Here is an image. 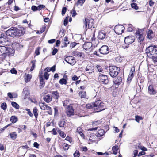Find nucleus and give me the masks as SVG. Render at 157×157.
<instances>
[{"label": "nucleus", "mask_w": 157, "mask_h": 157, "mask_svg": "<svg viewBox=\"0 0 157 157\" xmlns=\"http://www.w3.org/2000/svg\"><path fill=\"white\" fill-rule=\"evenodd\" d=\"M6 33L7 36L13 37L16 36H21L24 34L21 30L15 27L10 28L6 31Z\"/></svg>", "instance_id": "obj_1"}, {"label": "nucleus", "mask_w": 157, "mask_h": 157, "mask_svg": "<svg viewBox=\"0 0 157 157\" xmlns=\"http://www.w3.org/2000/svg\"><path fill=\"white\" fill-rule=\"evenodd\" d=\"M145 51L147 56L151 58L152 55H157V46H149L146 48Z\"/></svg>", "instance_id": "obj_2"}, {"label": "nucleus", "mask_w": 157, "mask_h": 157, "mask_svg": "<svg viewBox=\"0 0 157 157\" xmlns=\"http://www.w3.org/2000/svg\"><path fill=\"white\" fill-rule=\"evenodd\" d=\"M94 109L97 110V112L104 110L105 109L104 103L100 100H98L94 102Z\"/></svg>", "instance_id": "obj_3"}, {"label": "nucleus", "mask_w": 157, "mask_h": 157, "mask_svg": "<svg viewBox=\"0 0 157 157\" xmlns=\"http://www.w3.org/2000/svg\"><path fill=\"white\" fill-rule=\"evenodd\" d=\"M109 69L110 71L109 74L112 77H115L116 76L118 75L120 70L119 67L114 66H110Z\"/></svg>", "instance_id": "obj_4"}, {"label": "nucleus", "mask_w": 157, "mask_h": 157, "mask_svg": "<svg viewBox=\"0 0 157 157\" xmlns=\"http://www.w3.org/2000/svg\"><path fill=\"white\" fill-rule=\"evenodd\" d=\"M12 49L5 46H0V56H5L9 55L10 52L12 51Z\"/></svg>", "instance_id": "obj_5"}, {"label": "nucleus", "mask_w": 157, "mask_h": 157, "mask_svg": "<svg viewBox=\"0 0 157 157\" xmlns=\"http://www.w3.org/2000/svg\"><path fill=\"white\" fill-rule=\"evenodd\" d=\"M135 34L136 38L138 39V42L141 44L143 42L144 37L143 29H140L137 31Z\"/></svg>", "instance_id": "obj_6"}, {"label": "nucleus", "mask_w": 157, "mask_h": 157, "mask_svg": "<svg viewBox=\"0 0 157 157\" xmlns=\"http://www.w3.org/2000/svg\"><path fill=\"white\" fill-rule=\"evenodd\" d=\"M98 78L99 81L103 84H107L109 82L108 77L105 75L101 74L99 75Z\"/></svg>", "instance_id": "obj_7"}, {"label": "nucleus", "mask_w": 157, "mask_h": 157, "mask_svg": "<svg viewBox=\"0 0 157 157\" xmlns=\"http://www.w3.org/2000/svg\"><path fill=\"white\" fill-rule=\"evenodd\" d=\"M93 21L94 20L93 19L90 18L89 19H85V21H84V24H85L84 27L86 29L88 27V28H91L92 27L94 28V27L93 26Z\"/></svg>", "instance_id": "obj_8"}, {"label": "nucleus", "mask_w": 157, "mask_h": 157, "mask_svg": "<svg viewBox=\"0 0 157 157\" xmlns=\"http://www.w3.org/2000/svg\"><path fill=\"white\" fill-rule=\"evenodd\" d=\"M124 27L121 25H118L116 26L114 29L115 32L118 34H121L123 32Z\"/></svg>", "instance_id": "obj_9"}, {"label": "nucleus", "mask_w": 157, "mask_h": 157, "mask_svg": "<svg viewBox=\"0 0 157 157\" xmlns=\"http://www.w3.org/2000/svg\"><path fill=\"white\" fill-rule=\"evenodd\" d=\"M39 105L40 108L42 110H49L48 114L51 113V107L47 106V105L44 102L42 103H39Z\"/></svg>", "instance_id": "obj_10"}, {"label": "nucleus", "mask_w": 157, "mask_h": 157, "mask_svg": "<svg viewBox=\"0 0 157 157\" xmlns=\"http://www.w3.org/2000/svg\"><path fill=\"white\" fill-rule=\"evenodd\" d=\"M109 49L107 46L104 45L99 49V52L100 53L105 55L107 54L109 52Z\"/></svg>", "instance_id": "obj_11"}, {"label": "nucleus", "mask_w": 157, "mask_h": 157, "mask_svg": "<svg viewBox=\"0 0 157 157\" xmlns=\"http://www.w3.org/2000/svg\"><path fill=\"white\" fill-rule=\"evenodd\" d=\"M135 40L134 37L132 36H129L125 37L124 39L125 43L127 44H129L133 43Z\"/></svg>", "instance_id": "obj_12"}, {"label": "nucleus", "mask_w": 157, "mask_h": 157, "mask_svg": "<svg viewBox=\"0 0 157 157\" xmlns=\"http://www.w3.org/2000/svg\"><path fill=\"white\" fill-rule=\"evenodd\" d=\"M65 61L72 65H74L76 63L74 57L71 56L67 57L65 58Z\"/></svg>", "instance_id": "obj_13"}, {"label": "nucleus", "mask_w": 157, "mask_h": 157, "mask_svg": "<svg viewBox=\"0 0 157 157\" xmlns=\"http://www.w3.org/2000/svg\"><path fill=\"white\" fill-rule=\"evenodd\" d=\"M66 111L67 115L68 117H70L71 116L74 114V110L71 106H68V107L67 108Z\"/></svg>", "instance_id": "obj_14"}, {"label": "nucleus", "mask_w": 157, "mask_h": 157, "mask_svg": "<svg viewBox=\"0 0 157 157\" xmlns=\"http://www.w3.org/2000/svg\"><path fill=\"white\" fill-rule=\"evenodd\" d=\"M41 72V74L40 73L39 76L40 78V88H43L44 87L45 85V82L44 81L43 79V75L41 74H42V71L40 72V73Z\"/></svg>", "instance_id": "obj_15"}, {"label": "nucleus", "mask_w": 157, "mask_h": 157, "mask_svg": "<svg viewBox=\"0 0 157 157\" xmlns=\"http://www.w3.org/2000/svg\"><path fill=\"white\" fill-rule=\"evenodd\" d=\"M106 36L105 32L103 31H101L98 33V38L100 40H103L105 37Z\"/></svg>", "instance_id": "obj_16"}, {"label": "nucleus", "mask_w": 157, "mask_h": 157, "mask_svg": "<svg viewBox=\"0 0 157 157\" xmlns=\"http://www.w3.org/2000/svg\"><path fill=\"white\" fill-rule=\"evenodd\" d=\"M92 44L90 42L85 43L83 45V48L86 50L90 49L92 46Z\"/></svg>", "instance_id": "obj_17"}, {"label": "nucleus", "mask_w": 157, "mask_h": 157, "mask_svg": "<svg viewBox=\"0 0 157 157\" xmlns=\"http://www.w3.org/2000/svg\"><path fill=\"white\" fill-rule=\"evenodd\" d=\"M148 92L151 95H155L156 91L154 89L153 86L152 85H150L148 87Z\"/></svg>", "instance_id": "obj_18"}, {"label": "nucleus", "mask_w": 157, "mask_h": 157, "mask_svg": "<svg viewBox=\"0 0 157 157\" xmlns=\"http://www.w3.org/2000/svg\"><path fill=\"white\" fill-rule=\"evenodd\" d=\"M154 34L153 31L151 30H149L147 32V37L149 39H151L154 36Z\"/></svg>", "instance_id": "obj_19"}, {"label": "nucleus", "mask_w": 157, "mask_h": 157, "mask_svg": "<svg viewBox=\"0 0 157 157\" xmlns=\"http://www.w3.org/2000/svg\"><path fill=\"white\" fill-rule=\"evenodd\" d=\"M122 82L121 78L118 76L117 78L114 81V82L115 85H119Z\"/></svg>", "instance_id": "obj_20"}, {"label": "nucleus", "mask_w": 157, "mask_h": 157, "mask_svg": "<svg viewBox=\"0 0 157 157\" xmlns=\"http://www.w3.org/2000/svg\"><path fill=\"white\" fill-rule=\"evenodd\" d=\"M53 97L55 99H58L59 97V93L57 91H53L52 92Z\"/></svg>", "instance_id": "obj_21"}, {"label": "nucleus", "mask_w": 157, "mask_h": 157, "mask_svg": "<svg viewBox=\"0 0 157 157\" xmlns=\"http://www.w3.org/2000/svg\"><path fill=\"white\" fill-rule=\"evenodd\" d=\"M44 100L47 103H49L52 100V97L49 95L45 96L43 98Z\"/></svg>", "instance_id": "obj_22"}, {"label": "nucleus", "mask_w": 157, "mask_h": 157, "mask_svg": "<svg viewBox=\"0 0 157 157\" xmlns=\"http://www.w3.org/2000/svg\"><path fill=\"white\" fill-rule=\"evenodd\" d=\"M58 125L60 127H63L65 125V121L64 119H62L60 120L58 123Z\"/></svg>", "instance_id": "obj_23"}, {"label": "nucleus", "mask_w": 157, "mask_h": 157, "mask_svg": "<svg viewBox=\"0 0 157 157\" xmlns=\"http://www.w3.org/2000/svg\"><path fill=\"white\" fill-rule=\"evenodd\" d=\"M72 55L75 56H78L81 57L82 56L81 53L77 51H73L72 52Z\"/></svg>", "instance_id": "obj_24"}, {"label": "nucleus", "mask_w": 157, "mask_h": 157, "mask_svg": "<svg viewBox=\"0 0 157 157\" xmlns=\"http://www.w3.org/2000/svg\"><path fill=\"white\" fill-rule=\"evenodd\" d=\"M38 110L37 109L36 107H35L33 110V114L35 116V117L37 119V117L38 116Z\"/></svg>", "instance_id": "obj_25"}, {"label": "nucleus", "mask_w": 157, "mask_h": 157, "mask_svg": "<svg viewBox=\"0 0 157 157\" xmlns=\"http://www.w3.org/2000/svg\"><path fill=\"white\" fill-rule=\"evenodd\" d=\"M86 107L87 108L94 109V103L87 104L86 105Z\"/></svg>", "instance_id": "obj_26"}, {"label": "nucleus", "mask_w": 157, "mask_h": 157, "mask_svg": "<svg viewBox=\"0 0 157 157\" xmlns=\"http://www.w3.org/2000/svg\"><path fill=\"white\" fill-rule=\"evenodd\" d=\"M86 92L85 91H80L79 95L81 98H84L86 96Z\"/></svg>", "instance_id": "obj_27"}, {"label": "nucleus", "mask_w": 157, "mask_h": 157, "mask_svg": "<svg viewBox=\"0 0 157 157\" xmlns=\"http://www.w3.org/2000/svg\"><path fill=\"white\" fill-rule=\"evenodd\" d=\"M32 78V75L30 74H28L25 78V81L26 82H28Z\"/></svg>", "instance_id": "obj_28"}, {"label": "nucleus", "mask_w": 157, "mask_h": 157, "mask_svg": "<svg viewBox=\"0 0 157 157\" xmlns=\"http://www.w3.org/2000/svg\"><path fill=\"white\" fill-rule=\"evenodd\" d=\"M118 149V147L117 146H114L112 147V150L113 153L116 154L117 153Z\"/></svg>", "instance_id": "obj_29"}, {"label": "nucleus", "mask_w": 157, "mask_h": 157, "mask_svg": "<svg viewBox=\"0 0 157 157\" xmlns=\"http://www.w3.org/2000/svg\"><path fill=\"white\" fill-rule=\"evenodd\" d=\"M10 121L13 123H15L17 121V118L15 116H12L10 118Z\"/></svg>", "instance_id": "obj_30"}, {"label": "nucleus", "mask_w": 157, "mask_h": 157, "mask_svg": "<svg viewBox=\"0 0 157 157\" xmlns=\"http://www.w3.org/2000/svg\"><path fill=\"white\" fill-rule=\"evenodd\" d=\"M9 136L12 139H15L17 137V135L15 132H13L12 133H11L9 134Z\"/></svg>", "instance_id": "obj_31"}, {"label": "nucleus", "mask_w": 157, "mask_h": 157, "mask_svg": "<svg viewBox=\"0 0 157 157\" xmlns=\"http://www.w3.org/2000/svg\"><path fill=\"white\" fill-rule=\"evenodd\" d=\"M11 105L13 107H14L16 109H18L19 108V105L16 102H12Z\"/></svg>", "instance_id": "obj_32"}, {"label": "nucleus", "mask_w": 157, "mask_h": 157, "mask_svg": "<svg viewBox=\"0 0 157 157\" xmlns=\"http://www.w3.org/2000/svg\"><path fill=\"white\" fill-rule=\"evenodd\" d=\"M64 46H67V44L69 43V41L68 40V38L67 37H65L64 38Z\"/></svg>", "instance_id": "obj_33"}, {"label": "nucleus", "mask_w": 157, "mask_h": 157, "mask_svg": "<svg viewBox=\"0 0 157 157\" xmlns=\"http://www.w3.org/2000/svg\"><path fill=\"white\" fill-rule=\"evenodd\" d=\"M35 62H36L35 61L33 60V61H31L32 65L31 66V68L30 70V71H32L34 69V68H35Z\"/></svg>", "instance_id": "obj_34"}, {"label": "nucleus", "mask_w": 157, "mask_h": 157, "mask_svg": "<svg viewBox=\"0 0 157 157\" xmlns=\"http://www.w3.org/2000/svg\"><path fill=\"white\" fill-rule=\"evenodd\" d=\"M70 103L69 102V100H64L63 102V105L65 107H66L67 106H69L68 105Z\"/></svg>", "instance_id": "obj_35"}, {"label": "nucleus", "mask_w": 157, "mask_h": 157, "mask_svg": "<svg viewBox=\"0 0 157 157\" xmlns=\"http://www.w3.org/2000/svg\"><path fill=\"white\" fill-rule=\"evenodd\" d=\"M70 146V145H69L66 143H64L63 145V149L64 150H67L69 149Z\"/></svg>", "instance_id": "obj_36"}, {"label": "nucleus", "mask_w": 157, "mask_h": 157, "mask_svg": "<svg viewBox=\"0 0 157 157\" xmlns=\"http://www.w3.org/2000/svg\"><path fill=\"white\" fill-rule=\"evenodd\" d=\"M59 83L61 84H67V81L65 78H62L59 80Z\"/></svg>", "instance_id": "obj_37"}, {"label": "nucleus", "mask_w": 157, "mask_h": 157, "mask_svg": "<svg viewBox=\"0 0 157 157\" xmlns=\"http://www.w3.org/2000/svg\"><path fill=\"white\" fill-rule=\"evenodd\" d=\"M71 13L72 14V17H75L77 15V13L75 10V7L71 11Z\"/></svg>", "instance_id": "obj_38"}, {"label": "nucleus", "mask_w": 157, "mask_h": 157, "mask_svg": "<svg viewBox=\"0 0 157 157\" xmlns=\"http://www.w3.org/2000/svg\"><path fill=\"white\" fill-rule=\"evenodd\" d=\"M58 133L59 135L62 138H64L66 136V135L64 133V132L61 130L58 131Z\"/></svg>", "instance_id": "obj_39"}, {"label": "nucleus", "mask_w": 157, "mask_h": 157, "mask_svg": "<svg viewBox=\"0 0 157 157\" xmlns=\"http://www.w3.org/2000/svg\"><path fill=\"white\" fill-rule=\"evenodd\" d=\"M85 0H78L77 2V5L82 6Z\"/></svg>", "instance_id": "obj_40"}, {"label": "nucleus", "mask_w": 157, "mask_h": 157, "mask_svg": "<svg viewBox=\"0 0 157 157\" xmlns=\"http://www.w3.org/2000/svg\"><path fill=\"white\" fill-rule=\"evenodd\" d=\"M151 56L152 60L154 62H157V55L155 54L154 55H152Z\"/></svg>", "instance_id": "obj_41"}, {"label": "nucleus", "mask_w": 157, "mask_h": 157, "mask_svg": "<svg viewBox=\"0 0 157 157\" xmlns=\"http://www.w3.org/2000/svg\"><path fill=\"white\" fill-rule=\"evenodd\" d=\"M1 108L2 109L4 110L6 109L7 108L6 104L5 102L2 103L1 104Z\"/></svg>", "instance_id": "obj_42"}, {"label": "nucleus", "mask_w": 157, "mask_h": 157, "mask_svg": "<svg viewBox=\"0 0 157 157\" xmlns=\"http://www.w3.org/2000/svg\"><path fill=\"white\" fill-rule=\"evenodd\" d=\"M132 7L135 10H137L138 9V7L137 6V4L135 3H132L131 4Z\"/></svg>", "instance_id": "obj_43"}, {"label": "nucleus", "mask_w": 157, "mask_h": 157, "mask_svg": "<svg viewBox=\"0 0 157 157\" xmlns=\"http://www.w3.org/2000/svg\"><path fill=\"white\" fill-rule=\"evenodd\" d=\"M138 148L141 149L143 151H147V149L144 146H142L141 145H139L138 146Z\"/></svg>", "instance_id": "obj_44"}, {"label": "nucleus", "mask_w": 157, "mask_h": 157, "mask_svg": "<svg viewBox=\"0 0 157 157\" xmlns=\"http://www.w3.org/2000/svg\"><path fill=\"white\" fill-rule=\"evenodd\" d=\"M143 118L142 117L138 116H135V120L138 122H139L140 120H142Z\"/></svg>", "instance_id": "obj_45"}, {"label": "nucleus", "mask_w": 157, "mask_h": 157, "mask_svg": "<svg viewBox=\"0 0 157 157\" xmlns=\"http://www.w3.org/2000/svg\"><path fill=\"white\" fill-rule=\"evenodd\" d=\"M73 155L75 157H79L80 156V153L78 151L76 150Z\"/></svg>", "instance_id": "obj_46"}, {"label": "nucleus", "mask_w": 157, "mask_h": 157, "mask_svg": "<svg viewBox=\"0 0 157 157\" xmlns=\"http://www.w3.org/2000/svg\"><path fill=\"white\" fill-rule=\"evenodd\" d=\"M86 71H88V73H90L92 72V70L91 69V68L90 67L87 66L86 68Z\"/></svg>", "instance_id": "obj_47"}, {"label": "nucleus", "mask_w": 157, "mask_h": 157, "mask_svg": "<svg viewBox=\"0 0 157 157\" xmlns=\"http://www.w3.org/2000/svg\"><path fill=\"white\" fill-rule=\"evenodd\" d=\"M49 74L46 72L44 73V76L45 79L47 80L48 78Z\"/></svg>", "instance_id": "obj_48"}, {"label": "nucleus", "mask_w": 157, "mask_h": 157, "mask_svg": "<svg viewBox=\"0 0 157 157\" xmlns=\"http://www.w3.org/2000/svg\"><path fill=\"white\" fill-rule=\"evenodd\" d=\"M45 7V6L43 5H40L37 6V10H40Z\"/></svg>", "instance_id": "obj_49"}, {"label": "nucleus", "mask_w": 157, "mask_h": 157, "mask_svg": "<svg viewBox=\"0 0 157 157\" xmlns=\"http://www.w3.org/2000/svg\"><path fill=\"white\" fill-rule=\"evenodd\" d=\"M133 30V29L132 28V25H129L128 26L127 31L128 32H132Z\"/></svg>", "instance_id": "obj_50"}, {"label": "nucleus", "mask_w": 157, "mask_h": 157, "mask_svg": "<svg viewBox=\"0 0 157 157\" xmlns=\"http://www.w3.org/2000/svg\"><path fill=\"white\" fill-rule=\"evenodd\" d=\"M67 8L66 7H64L63 8L62 10V15H64L67 10Z\"/></svg>", "instance_id": "obj_51"}, {"label": "nucleus", "mask_w": 157, "mask_h": 157, "mask_svg": "<svg viewBox=\"0 0 157 157\" xmlns=\"http://www.w3.org/2000/svg\"><path fill=\"white\" fill-rule=\"evenodd\" d=\"M6 36L4 35L3 34H1V36L0 37V39L1 40H2L4 41H6V40H4L3 39L6 40Z\"/></svg>", "instance_id": "obj_52"}, {"label": "nucleus", "mask_w": 157, "mask_h": 157, "mask_svg": "<svg viewBox=\"0 0 157 157\" xmlns=\"http://www.w3.org/2000/svg\"><path fill=\"white\" fill-rule=\"evenodd\" d=\"M97 68L99 72H101L102 71V69L101 66L99 65L97 66Z\"/></svg>", "instance_id": "obj_53"}, {"label": "nucleus", "mask_w": 157, "mask_h": 157, "mask_svg": "<svg viewBox=\"0 0 157 157\" xmlns=\"http://www.w3.org/2000/svg\"><path fill=\"white\" fill-rule=\"evenodd\" d=\"M31 9L33 11L38 10H37V7L35 6H33L31 7Z\"/></svg>", "instance_id": "obj_54"}, {"label": "nucleus", "mask_w": 157, "mask_h": 157, "mask_svg": "<svg viewBox=\"0 0 157 157\" xmlns=\"http://www.w3.org/2000/svg\"><path fill=\"white\" fill-rule=\"evenodd\" d=\"M68 17H67L64 21V25L66 26L68 23Z\"/></svg>", "instance_id": "obj_55"}, {"label": "nucleus", "mask_w": 157, "mask_h": 157, "mask_svg": "<svg viewBox=\"0 0 157 157\" xmlns=\"http://www.w3.org/2000/svg\"><path fill=\"white\" fill-rule=\"evenodd\" d=\"M10 72L11 73L14 74H16L17 73V71L14 68H13L10 70Z\"/></svg>", "instance_id": "obj_56"}, {"label": "nucleus", "mask_w": 157, "mask_h": 157, "mask_svg": "<svg viewBox=\"0 0 157 157\" xmlns=\"http://www.w3.org/2000/svg\"><path fill=\"white\" fill-rule=\"evenodd\" d=\"M82 129L81 128L79 127L78 128L77 130V132H78L79 134H81L82 133Z\"/></svg>", "instance_id": "obj_57"}, {"label": "nucleus", "mask_w": 157, "mask_h": 157, "mask_svg": "<svg viewBox=\"0 0 157 157\" xmlns=\"http://www.w3.org/2000/svg\"><path fill=\"white\" fill-rule=\"evenodd\" d=\"M58 51V50L56 48H54L52 51V54L53 55H55Z\"/></svg>", "instance_id": "obj_58"}, {"label": "nucleus", "mask_w": 157, "mask_h": 157, "mask_svg": "<svg viewBox=\"0 0 157 157\" xmlns=\"http://www.w3.org/2000/svg\"><path fill=\"white\" fill-rule=\"evenodd\" d=\"M35 53L37 56H38L40 54V52H39V48H38L35 51Z\"/></svg>", "instance_id": "obj_59"}, {"label": "nucleus", "mask_w": 157, "mask_h": 157, "mask_svg": "<svg viewBox=\"0 0 157 157\" xmlns=\"http://www.w3.org/2000/svg\"><path fill=\"white\" fill-rule=\"evenodd\" d=\"M65 140H67L70 143H71L72 142V140L68 136H67L66 138L65 139Z\"/></svg>", "instance_id": "obj_60"}, {"label": "nucleus", "mask_w": 157, "mask_h": 157, "mask_svg": "<svg viewBox=\"0 0 157 157\" xmlns=\"http://www.w3.org/2000/svg\"><path fill=\"white\" fill-rule=\"evenodd\" d=\"M145 154V152L144 151H141L140 152L138 155V157L140 156L141 155H144Z\"/></svg>", "instance_id": "obj_61"}, {"label": "nucleus", "mask_w": 157, "mask_h": 157, "mask_svg": "<svg viewBox=\"0 0 157 157\" xmlns=\"http://www.w3.org/2000/svg\"><path fill=\"white\" fill-rule=\"evenodd\" d=\"M100 121H96L93 122L92 124L93 125H97L98 124H100Z\"/></svg>", "instance_id": "obj_62"}, {"label": "nucleus", "mask_w": 157, "mask_h": 157, "mask_svg": "<svg viewBox=\"0 0 157 157\" xmlns=\"http://www.w3.org/2000/svg\"><path fill=\"white\" fill-rule=\"evenodd\" d=\"M7 95H8V96L10 98H13V94H12V93H10V92L8 93L7 94Z\"/></svg>", "instance_id": "obj_63"}, {"label": "nucleus", "mask_w": 157, "mask_h": 157, "mask_svg": "<svg viewBox=\"0 0 157 157\" xmlns=\"http://www.w3.org/2000/svg\"><path fill=\"white\" fill-rule=\"evenodd\" d=\"M55 68L56 66L55 65H54L50 68L51 71H52V72H54L55 70Z\"/></svg>", "instance_id": "obj_64"}]
</instances>
